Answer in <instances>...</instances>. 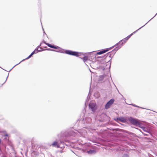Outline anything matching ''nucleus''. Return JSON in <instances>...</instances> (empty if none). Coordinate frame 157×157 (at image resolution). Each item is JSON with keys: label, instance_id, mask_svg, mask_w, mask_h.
I'll use <instances>...</instances> for the list:
<instances>
[{"label": "nucleus", "instance_id": "1", "mask_svg": "<svg viewBox=\"0 0 157 157\" xmlns=\"http://www.w3.org/2000/svg\"><path fill=\"white\" fill-rule=\"evenodd\" d=\"M128 120L132 124L135 126H139V127L142 128L144 132L151 134V131L150 128L141 126V123L138 119L130 117Z\"/></svg>", "mask_w": 157, "mask_h": 157}, {"label": "nucleus", "instance_id": "2", "mask_svg": "<svg viewBox=\"0 0 157 157\" xmlns=\"http://www.w3.org/2000/svg\"><path fill=\"white\" fill-rule=\"evenodd\" d=\"M122 45L123 44H122V43H121V44H119L118 45H116V44H115L113 46H114V48L116 46H117L112 51L107 53L104 56V57L106 58L108 56H109V57H110L111 56H113L116 52L121 47Z\"/></svg>", "mask_w": 157, "mask_h": 157}, {"label": "nucleus", "instance_id": "3", "mask_svg": "<svg viewBox=\"0 0 157 157\" xmlns=\"http://www.w3.org/2000/svg\"><path fill=\"white\" fill-rule=\"evenodd\" d=\"M65 54L76 56H81L82 55H83V54L82 53L78 52H77L74 51L69 50H66Z\"/></svg>", "mask_w": 157, "mask_h": 157}, {"label": "nucleus", "instance_id": "4", "mask_svg": "<svg viewBox=\"0 0 157 157\" xmlns=\"http://www.w3.org/2000/svg\"><path fill=\"white\" fill-rule=\"evenodd\" d=\"M91 121L92 119L90 117H86L85 118L81 119L79 122L86 125L87 124L91 123Z\"/></svg>", "mask_w": 157, "mask_h": 157}, {"label": "nucleus", "instance_id": "5", "mask_svg": "<svg viewBox=\"0 0 157 157\" xmlns=\"http://www.w3.org/2000/svg\"><path fill=\"white\" fill-rule=\"evenodd\" d=\"M90 109L93 112H94L97 109L98 106L95 103L91 102L89 104Z\"/></svg>", "mask_w": 157, "mask_h": 157}, {"label": "nucleus", "instance_id": "6", "mask_svg": "<svg viewBox=\"0 0 157 157\" xmlns=\"http://www.w3.org/2000/svg\"><path fill=\"white\" fill-rule=\"evenodd\" d=\"M129 117H128V119H126L122 117H121L115 118L114 120L116 121L117 122H118V121H119L122 123H125L126 122L128 121H129L128 120V119Z\"/></svg>", "mask_w": 157, "mask_h": 157}, {"label": "nucleus", "instance_id": "7", "mask_svg": "<svg viewBox=\"0 0 157 157\" xmlns=\"http://www.w3.org/2000/svg\"><path fill=\"white\" fill-rule=\"evenodd\" d=\"M76 135L75 133L72 130L66 131L64 132V135L65 137H67L70 136H75Z\"/></svg>", "mask_w": 157, "mask_h": 157}, {"label": "nucleus", "instance_id": "8", "mask_svg": "<svg viewBox=\"0 0 157 157\" xmlns=\"http://www.w3.org/2000/svg\"><path fill=\"white\" fill-rule=\"evenodd\" d=\"M114 101V100L113 98L109 100L105 104V108L106 109H108L109 108L111 105L113 103Z\"/></svg>", "mask_w": 157, "mask_h": 157}, {"label": "nucleus", "instance_id": "9", "mask_svg": "<svg viewBox=\"0 0 157 157\" xmlns=\"http://www.w3.org/2000/svg\"><path fill=\"white\" fill-rule=\"evenodd\" d=\"M61 142H58L57 141H54L52 144V145L54 147H56L57 148H62V147H61Z\"/></svg>", "mask_w": 157, "mask_h": 157}, {"label": "nucleus", "instance_id": "10", "mask_svg": "<svg viewBox=\"0 0 157 157\" xmlns=\"http://www.w3.org/2000/svg\"><path fill=\"white\" fill-rule=\"evenodd\" d=\"M44 43L45 44L50 48L55 49H58L59 48V47L58 46H55L54 45H52L49 43H47L45 41H44Z\"/></svg>", "mask_w": 157, "mask_h": 157}, {"label": "nucleus", "instance_id": "11", "mask_svg": "<svg viewBox=\"0 0 157 157\" xmlns=\"http://www.w3.org/2000/svg\"><path fill=\"white\" fill-rule=\"evenodd\" d=\"M145 25H144L143 26H142L139 29H138L135 32L132 33L128 36L127 37L125 38L126 39V40H127L128 39L131 37V36L134 34L136 32H137L141 28H142V27H143Z\"/></svg>", "mask_w": 157, "mask_h": 157}, {"label": "nucleus", "instance_id": "12", "mask_svg": "<svg viewBox=\"0 0 157 157\" xmlns=\"http://www.w3.org/2000/svg\"><path fill=\"white\" fill-rule=\"evenodd\" d=\"M33 55L31 53L30 55L27 58H25V59H23L22 60H21V62H20L19 63L16 64V65H15L9 71H10L15 66H16L17 65H18L21 62L24 61L25 60H26V59H29Z\"/></svg>", "mask_w": 157, "mask_h": 157}, {"label": "nucleus", "instance_id": "13", "mask_svg": "<svg viewBox=\"0 0 157 157\" xmlns=\"http://www.w3.org/2000/svg\"><path fill=\"white\" fill-rule=\"evenodd\" d=\"M113 48H114V46H112V47H110V48H108L104 49L101 51L103 52V53H105L106 52L108 51L109 50H111V49Z\"/></svg>", "mask_w": 157, "mask_h": 157}, {"label": "nucleus", "instance_id": "14", "mask_svg": "<svg viewBox=\"0 0 157 157\" xmlns=\"http://www.w3.org/2000/svg\"><path fill=\"white\" fill-rule=\"evenodd\" d=\"M127 40L126 39L124 38L123 40L120 41L118 43H117L116 44V45H118L119 44H121V43H122V44H124L125 43Z\"/></svg>", "mask_w": 157, "mask_h": 157}, {"label": "nucleus", "instance_id": "15", "mask_svg": "<svg viewBox=\"0 0 157 157\" xmlns=\"http://www.w3.org/2000/svg\"><path fill=\"white\" fill-rule=\"evenodd\" d=\"M82 53L83 54V55H82V56H83V58H81V59H82L83 61L85 63L88 59V58L87 56H85L84 54L83 53Z\"/></svg>", "mask_w": 157, "mask_h": 157}, {"label": "nucleus", "instance_id": "16", "mask_svg": "<svg viewBox=\"0 0 157 157\" xmlns=\"http://www.w3.org/2000/svg\"><path fill=\"white\" fill-rule=\"evenodd\" d=\"M106 76V75H105L99 76L98 80L99 81H102L103 80L104 78Z\"/></svg>", "mask_w": 157, "mask_h": 157}, {"label": "nucleus", "instance_id": "17", "mask_svg": "<svg viewBox=\"0 0 157 157\" xmlns=\"http://www.w3.org/2000/svg\"><path fill=\"white\" fill-rule=\"evenodd\" d=\"M88 154H95L96 153V151L94 150H90L87 151Z\"/></svg>", "mask_w": 157, "mask_h": 157}, {"label": "nucleus", "instance_id": "18", "mask_svg": "<svg viewBox=\"0 0 157 157\" xmlns=\"http://www.w3.org/2000/svg\"><path fill=\"white\" fill-rule=\"evenodd\" d=\"M59 142H61V145H60V146L62 147V148L63 149V148H64L65 147V146H67V144H65L64 142V141H63L62 140H60V141Z\"/></svg>", "mask_w": 157, "mask_h": 157}, {"label": "nucleus", "instance_id": "19", "mask_svg": "<svg viewBox=\"0 0 157 157\" xmlns=\"http://www.w3.org/2000/svg\"><path fill=\"white\" fill-rule=\"evenodd\" d=\"M60 48V49L58 51H56V52L61 53H63V54L65 53V51L66 50H64L63 49L60 48Z\"/></svg>", "mask_w": 157, "mask_h": 157}, {"label": "nucleus", "instance_id": "20", "mask_svg": "<svg viewBox=\"0 0 157 157\" xmlns=\"http://www.w3.org/2000/svg\"><path fill=\"white\" fill-rule=\"evenodd\" d=\"M38 48H39L38 47H37L35 49V50L36 51V52H37V53L38 52H40L42 51H43V50H38Z\"/></svg>", "mask_w": 157, "mask_h": 157}, {"label": "nucleus", "instance_id": "21", "mask_svg": "<svg viewBox=\"0 0 157 157\" xmlns=\"http://www.w3.org/2000/svg\"><path fill=\"white\" fill-rule=\"evenodd\" d=\"M122 157H129V156L128 154L125 153L123 154Z\"/></svg>", "mask_w": 157, "mask_h": 157}, {"label": "nucleus", "instance_id": "22", "mask_svg": "<svg viewBox=\"0 0 157 157\" xmlns=\"http://www.w3.org/2000/svg\"><path fill=\"white\" fill-rule=\"evenodd\" d=\"M45 50H48V51H55V52L56 51V50L52 49L51 48H46L45 49Z\"/></svg>", "mask_w": 157, "mask_h": 157}, {"label": "nucleus", "instance_id": "23", "mask_svg": "<svg viewBox=\"0 0 157 157\" xmlns=\"http://www.w3.org/2000/svg\"><path fill=\"white\" fill-rule=\"evenodd\" d=\"M97 53L98 55H101V54H103V52H102V51H100L98 52Z\"/></svg>", "mask_w": 157, "mask_h": 157}, {"label": "nucleus", "instance_id": "24", "mask_svg": "<svg viewBox=\"0 0 157 157\" xmlns=\"http://www.w3.org/2000/svg\"><path fill=\"white\" fill-rule=\"evenodd\" d=\"M157 15V13L155 14V16L153 17L152 18H151V19H150L147 22L145 25H146L147 24L149 21H150L151 20H152L154 17L156 15Z\"/></svg>", "mask_w": 157, "mask_h": 157}, {"label": "nucleus", "instance_id": "25", "mask_svg": "<svg viewBox=\"0 0 157 157\" xmlns=\"http://www.w3.org/2000/svg\"><path fill=\"white\" fill-rule=\"evenodd\" d=\"M37 53V52H36L35 50L33 51L32 52V54L33 55Z\"/></svg>", "mask_w": 157, "mask_h": 157}, {"label": "nucleus", "instance_id": "26", "mask_svg": "<svg viewBox=\"0 0 157 157\" xmlns=\"http://www.w3.org/2000/svg\"><path fill=\"white\" fill-rule=\"evenodd\" d=\"M132 105V106H134V107H138V108H141V107H139V106L134 104H131Z\"/></svg>", "mask_w": 157, "mask_h": 157}, {"label": "nucleus", "instance_id": "27", "mask_svg": "<svg viewBox=\"0 0 157 157\" xmlns=\"http://www.w3.org/2000/svg\"><path fill=\"white\" fill-rule=\"evenodd\" d=\"M41 43H40V45H38L37 47H38V48H41L40 47V46H41Z\"/></svg>", "mask_w": 157, "mask_h": 157}, {"label": "nucleus", "instance_id": "28", "mask_svg": "<svg viewBox=\"0 0 157 157\" xmlns=\"http://www.w3.org/2000/svg\"><path fill=\"white\" fill-rule=\"evenodd\" d=\"M9 73H8V75L7 76V77L6 79V81H5V82H4V83H5L6 82V80H7V78H8V76H9Z\"/></svg>", "mask_w": 157, "mask_h": 157}, {"label": "nucleus", "instance_id": "29", "mask_svg": "<svg viewBox=\"0 0 157 157\" xmlns=\"http://www.w3.org/2000/svg\"><path fill=\"white\" fill-rule=\"evenodd\" d=\"M142 133L144 135V136H147V134H145V133H143V132H142Z\"/></svg>", "mask_w": 157, "mask_h": 157}, {"label": "nucleus", "instance_id": "30", "mask_svg": "<svg viewBox=\"0 0 157 157\" xmlns=\"http://www.w3.org/2000/svg\"><path fill=\"white\" fill-rule=\"evenodd\" d=\"M43 30L44 31V34L45 35H46V33H45V32L44 31V29L43 28Z\"/></svg>", "mask_w": 157, "mask_h": 157}, {"label": "nucleus", "instance_id": "31", "mask_svg": "<svg viewBox=\"0 0 157 157\" xmlns=\"http://www.w3.org/2000/svg\"><path fill=\"white\" fill-rule=\"evenodd\" d=\"M5 136H8V135L7 134H5Z\"/></svg>", "mask_w": 157, "mask_h": 157}, {"label": "nucleus", "instance_id": "32", "mask_svg": "<svg viewBox=\"0 0 157 157\" xmlns=\"http://www.w3.org/2000/svg\"><path fill=\"white\" fill-rule=\"evenodd\" d=\"M65 142H66V141L65 140L64 141Z\"/></svg>", "mask_w": 157, "mask_h": 157}, {"label": "nucleus", "instance_id": "33", "mask_svg": "<svg viewBox=\"0 0 157 157\" xmlns=\"http://www.w3.org/2000/svg\"><path fill=\"white\" fill-rule=\"evenodd\" d=\"M0 68H1V67H0Z\"/></svg>", "mask_w": 157, "mask_h": 157}]
</instances>
